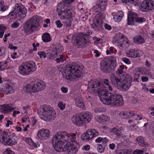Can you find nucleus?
Wrapping results in <instances>:
<instances>
[{"label": "nucleus", "mask_w": 154, "mask_h": 154, "mask_svg": "<svg viewBox=\"0 0 154 154\" xmlns=\"http://www.w3.org/2000/svg\"><path fill=\"white\" fill-rule=\"evenodd\" d=\"M63 22L65 27H69L71 25V21L69 19H64Z\"/></svg>", "instance_id": "nucleus-38"}, {"label": "nucleus", "mask_w": 154, "mask_h": 154, "mask_svg": "<svg viewBox=\"0 0 154 154\" xmlns=\"http://www.w3.org/2000/svg\"><path fill=\"white\" fill-rule=\"evenodd\" d=\"M107 0H100V2L98 3L96 6L98 11L103 12L106 9Z\"/></svg>", "instance_id": "nucleus-25"}, {"label": "nucleus", "mask_w": 154, "mask_h": 154, "mask_svg": "<svg viewBox=\"0 0 154 154\" xmlns=\"http://www.w3.org/2000/svg\"><path fill=\"white\" fill-rule=\"evenodd\" d=\"M45 84L42 82H39L37 80H34L30 84L25 86L23 90L28 93H35L39 91L44 89L45 88Z\"/></svg>", "instance_id": "nucleus-5"}, {"label": "nucleus", "mask_w": 154, "mask_h": 154, "mask_svg": "<svg viewBox=\"0 0 154 154\" xmlns=\"http://www.w3.org/2000/svg\"><path fill=\"white\" fill-rule=\"evenodd\" d=\"M65 5L64 4H61L59 3L57 5V11L58 12V14L62 11H63V8L65 9Z\"/></svg>", "instance_id": "nucleus-37"}, {"label": "nucleus", "mask_w": 154, "mask_h": 154, "mask_svg": "<svg viewBox=\"0 0 154 154\" xmlns=\"http://www.w3.org/2000/svg\"><path fill=\"white\" fill-rule=\"evenodd\" d=\"M13 114L12 116L14 117L16 116V114H19L20 112L19 111L14 110L13 111Z\"/></svg>", "instance_id": "nucleus-63"}, {"label": "nucleus", "mask_w": 154, "mask_h": 154, "mask_svg": "<svg viewBox=\"0 0 154 154\" xmlns=\"http://www.w3.org/2000/svg\"><path fill=\"white\" fill-rule=\"evenodd\" d=\"M120 116L123 119H126L125 112H122L119 113Z\"/></svg>", "instance_id": "nucleus-52"}, {"label": "nucleus", "mask_w": 154, "mask_h": 154, "mask_svg": "<svg viewBox=\"0 0 154 154\" xmlns=\"http://www.w3.org/2000/svg\"><path fill=\"white\" fill-rule=\"evenodd\" d=\"M103 18L101 15H97L93 18L92 27L97 31H101L102 29V19Z\"/></svg>", "instance_id": "nucleus-14"}, {"label": "nucleus", "mask_w": 154, "mask_h": 154, "mask_svg": "<svg viewBox=\"0 0 154 154\" xmlns=\"http://www.w3.org/2000/svg\"><path fill=\"white\" fill-rule=\"evenodd\" d=\"M130 44L129 40L125 38L123 40L120 41L119 42L118 46L120 49L123 50L128 47Z\"/></svg>", "instance_id": "nucleus-24"}, {"label": "nucleus", "mask_w": 154, "mask_h": 154, "mask_svg": "<svg viewBox=\"0 0 154 154\" xmlns=\"http://www.w3.org/2000/svg\"><path fill=\"white\" fill-rule=\"evenodd\" d=\"M6 29L3 25H0V38L2 37Z\"/></svg>", "instance_id": "nucleus-41"}, {"label": "nucleus", "mask_w": 154, "mask_h": 154, "mask_svg": "<svg viewBox=\"0 0 154 154\" xmlns=\"http://www.w3.org/2000/svg\"><path fill=\"white\" fill-rule=\"evenodd\" d=\"M90 146L89 145H84L83 146L82 149L86 151H88L90 149Z\"/></svg>", "instance_id": "nucleus-53"}, {"label": "nucleus", "mask_w": 154, "mask_h": 154, "mask_svg": "<svg viewBox=\"0 0 154 154\" xmlns=\"http://www.w3.org/2000/svg\"><path fill=\"white\" fill-rule=\"evenodd\" d=\"M27 10L24 6L20 4L15 5L14 10L11 12L8 15L10 19H16L17 17L20 19H23L26 16Z\"/></svg>", "instance_id": "nucleus-8"}, {"label": "nucleus", "mask_w": 154, "mask_h": 154, "mask_svg": "<svg viewBox=\"0 0 154 154\" xmlns=\"http://www.w3.org/2000/svg\"><path fill=\"white\" fill-rule=\"evenodd\" d=\"M123 77L117 73H112L110 75V80L112 84L116 87H118Z\"/></svg>", "instance_id": "nucleus-17"}, {"label": "nucleus", "mask_w": 154, "mask_h": 154, "mask_svg": "<svg viewBox=\"0 0 154 154\" xmlns=\"http://www.w3.org/2000/svg\"><path fill=\"white\" fill-rule=\"evenodd\" d=\"M127 57H137L140 56L139 53H137L136 51L133 49H130L126 53Z\"/></svg>", "instance_id": "nucleus-29"}, {"label": "nucleus", "mask_w": 154, "mask_h": 154, "mask_svg": "<svg viewBox=\"0 0 154 154\" xmlns=\"http://www.w3.org/2000/svg\"><path fill=\"white\" fill-rule=\"evenodd\" d=\"M81 118L84 125L88 123L91 120L92 116L91 114L88 112H86L81 115Z\"/></svg>", "instance_id": "nucleus-20"}, {"label": "nucleus", "mask_w": 154, "mask_h": 154, "mask_svg": "<svg viewBox=\"0 0 154 154\" xmlns=\"http://www.w3.org/2000/svg\"><path fill=\"white\" fill-rule=\"evenodd\" d=\"M8 48H9L10 49H13L14 51L17 48V46H13L12 45H9L8 46Z\"/></svg>", "instance_id": "nucleus-58"}, {"label": "nucleus", "mask_w": 154, "mask_h": 154, "mask_svg": "<svg viewBox=\"0 0 154 154\" xmlns=\"http://www.w3.org/2000/svg\"><path fill=\"white\" fill-rule=\"evenodd\" d=\"M37 66L35 62L32 60L22 63L19 67V72L23 75H27L35 71Z\"/></svg>", "instance_id": "nucleus-9"}, {"label": "nucleus", "mask_w": 154, "mask_h": 154, "mask_svg": "<svg viewBox=\"0 0 154 154\" xmlns=\"http://www.w3.org/2000/svg\"><path fill=\"white\" fill-rule=\"evenodd\" d=\"M19 25V23L17 21H16L14 22L11 25V26L12 27L14 28H17Z\"/></svg>", "instance_id": "nucleus-48"}, {"label": "nucleus", "mask_w": 154, "mask_h": 154, "mask_svg": "<svg viewBox=\"0 0 154 154\" xmlns=\"http://www.w3.org/2000/svg\"><path fill=\"white\" fill-rule=\"evenodd\" d=\"M104 26L106 29L108 30H110L111 29V26L107 24H105L104 25Z\"/></svg>", "instance_id": "nucleus-64"}, {"label": "nucleus", "mask_w": 154, "mask_h": 154, "mask_svg": "<svg viewBox=\"0 0 154 154\" xmlns=\"http://www.w3.org/2000/svg\"><path fill=\"white\" fill-rule=\"evenodd\" d=\"M74 0H63L65 4H69L73 2Z\"/></svg>", "instance_id": "nucleus-57"}, {"label": "nucleus", "mask_w": 154, "mask_h": 154, "mask_svg": "<svg viewBox=\"0 0 154 154\" xmlns=\"http://www.w3.org/2000/svg\"><path fill=\"white\" fill-rule=\"evenodd\" d=\"M121 1L122 2L126 4L129 3L130 4H133L134 3V0H121Z\"/></svg>", "instance_id": "nucleus-49"}, {"label": "nucleus", "mask_w": 154, "mask_h": 154, "mask_svg": "<svg viewBox=\"0 0 154 154\" xmlns=\"http://www.w3.org/2000/svg\"><path fill=\"white\" fill-rule=\"evenodd\" d=\"M115 145L114 143L110 144L109 145V148L112 150H114L115 148Z\"/></svg>", "instance_id": "nucleus-56"}, {"label": "nucleus", "mask_w": 154, "mask_h": 154, "mask_svg": "<svg viewBox=\"0 0 154 154\" xmlns=\"http://www.w3.org/2000/svg\"><path fill=\"white\" fill-rule=\"evenodd\" d=\"M83 66L75 63L67 66L62 72L64 78L67 80H73L81 77L82 75Z\"/></svg>", "instance_id": "nucleus-2"}, {"label": "nucleus", "mask_w": 154, "mask_h": 154, "mask_svg": "<svg viewBox=\"0 0 154 154\" xmlns=\"http://www.w3.org/2000/svg\"><path fill=\"white\" fill-rule=\"evenodd\" d=\"M58 15L61 19H69L72 16V11L69 9L64 10L58 14Z\"/></svg>", "instance_id": "nucleus-19"}, {"label": "nucleus", "mask_w": 154, "mask_h": 154, "mask_svg": "<svg viewBox=\"0 0 154 154\" xmlns=\"http://www.w3.org/2000/svg\"><path fill=\"white\" fill-rule=\"evenodd\" d=\"M55 23L57 28H60L62 27L63 26V24H62L60 21L59 20L56 21L55 22Z\"/></svg>", "instance_id": "nucleus-50"}, {"label": "nucleus", "mask_w": 154, "mask_h": 154, "mask_svg": "<svg viewBox=\"0 0 154 154\" xmlns=\"http://www.w3.org/2000/svg\"><path fill=\"white\" fill-rule=\"evenodd\" d=\"M38 113L41 119L46 121L54 120L56 118L55 111L48 105H44L40 107L38 109Z\"/></svg>", "instance_id": "nucleus-4"}, {"label": "nucleus", "mask_w": 154, "mask_h": 154, "mask_svg": "<svg viewBox=\"0 0 154 154\" xmlns=\"http://www.w3.org/2000/svg\"><path fill=\"white\" fill-rule=\"evenodd\" d=\"M143 151L142 150L136 149L133 152V154H142Z\"/></svg>", "instance_id": "nucleus-47"}, {"label": "nucleus", "mask_w": 154, "mask_h": 154, "mask_svg": "<svg viewBox=\"0 0 154 154\" xmlns=\"http://www.w3.org/2000/svg\"><path fill=\"white\" fill-rule=\"evenodd\" d=\"M125 115H126V118H129L134 115V113L132 111H126L125 112Z\"/></svg>", "instance_id": "nucleus-42"}, {"label": "nucleus", "mask_w": 154, "mask_h": 154, "mask_svg": "<svg viewBox=\"0 0 154 154\" xmlns=\"http://www.w3.org/2000/svg\"><path fill=\"white\" fill-rule=\"evenodd\" d=\"M111 131L116 135V138L119 139L121 137L122 132V130L120 128L115 127L112 129Z\"/></svg>", "instance_id": "nucleus-30"}, {"label": "nucleus", "mask_w": 154, "mask_h": 154, "mask_svg": "<svg viewBox=\"0 0 154 154\" xmlns=\"http://www.w3.org/2000/svg\"><path fill=\"white\" fill-rule=\"evenodd\" d=\"M61 90L63 92V93H66L68 91V89L66 88H65L64 87H62Z\"/></svg>", "instance_id": "nucleus-60"}, {"label": "nucleus", "mask_w": 154, "mask_h": 154, "mask_svg": "<svg viewBox=\"0 0 154 154\" xmlns=\"http://www.w3.org/2000/svg\"><path fill=\"white\" fill-rule=\"evenodd\" d=\"M124 67L125 66L124 65H120V66L118 70V73L117 74L123 78L124 77V75L127 74L126 73L124 72Z\"/></svg>", "instance_id": "nucleus-36"}, {"label": "nucleus", "mask_w": 154, "mask_h": 154, "mask_svg": "<svg viewBox=\"0 0 154 154\" xmlns=\"http://www.w3.org/2000/svg\"><path fill=\"white\" fill-rule=\"evenodd\" d=\"M146 21L144 18L141 17H137L135 22L139 23H142Z\"/></svg>", "instance_id": "nucleus-43"}, {"label": "nucleus", "mask_w": 154, "mask_h": 154, "mask_svg": "<svg viewBox=\"0 0 154 154\" xmlns=\"http://www.w3.org/2000/svg\"><path fill=\"white\" fill-rule=\"evenodd\" d=\"M0 141L5 145L12 146L17 143L14 137L8 135L7 132L3 131L0 132Z\"/></svg>", "instance_id": "nucleus-12"}, {"label": "nucleus", "mask_w": 154, "mask_h": 154, "mask_svg": "<svg viewBox=\"0 0 154 154\" xmlns=\"http://www.w3.org/2000/svg\"><path fill=\"white\" fill-rule=\"evenodd\" d=\"M136 141L139 145L141 146L148 147L149 144L144 142L143 138L141 136L138 137L136 139Z\"/></svg>", "instance_id": "nucleus-28"}, {"label": "nucleus", "mask_w": 154, "mask_h": 154, "mask_svg": "<svg viewBox=\"0 0 154 154\" xmlns=\"http://www.w3.org/2000/svg\"><path fill=\"white\" fill-rule=\"evenodd\" d=\"M146 41V39L141 35H136L134 38V43L137 44H143Z\"/></svg>", "instance_id": "nucleus-27"}, {"label": "nucleus", "mask_w": 154, "mask_h": 154, "mask_svg": "<svg viewBox=\"0 0 154 154\" xmlns=\"http://www.w3.org/2000/svg\"><path fill=\"white\" fill-rule=\"evenodd\" d=\"M38 54L40 56V58L44 57L45 58L46 57V53L43 51H39L38 53Z\"/></svg>", "instance_id": "nucleus-44"}, {"label": "nucleus", "mask_w": 154, "mask_h": 154, "mask_svg": "<svg viewBox=\"0 0 154 154\" xmlns=\"http://www.w3.org/2000/svg\"><path fill=\"white\" fill-rule=\"evenodd\" d=\"M88 90L91 93L98 94L103 103L108 105H121L123 104L122 96L119 94L109 93L103 90L100 83L97 81L91 80L89 83Z\"/></svg>", "instance_id": "nucleus-1"}, {"label": "nucleus", "mask_w": 154, "mask_h": 154, "mask_svg": "<svg viewBox=\"0 0 154 154\" xmlns=\"http://www.w3.org/2000/svg\"><path fill=\"white\" fill-rule=\"evenodd\" d=\"M140 8L143 12H147L154 9V1L151 0L144 1L140 4Z\"/></svg>", "instance_id": "nucleus-15"}, {"label": "nucleus", "mask_w": 154, "mask_h": 154, "mask_svg": "<svg viewBox=\"0 0 154 154\" xmlns=\"http://www.w3.org/2000/svg\"><path fill=\"white\" fill-rule=\"evenodd\" d=\"M123 16V13L122 11H118L114 16V20L116 22H118L121 20Z\"/></svg>", "instance_id": "nucleus-33"}, {"label": "nucleus", "mask_w": 154, "mask_h": 154, "mask_svg": "<svg viewBox=\"0 0 154 154\" xmlns=\"http://www.w3.org/2000/svg\"><path fill=\"white\" fill-rule=\"evenodd\" d=\"M116 66V59L113 58L109 61H106L105 60L102 61L100 63V69L103 72L108 73L114 70Z\"/></svg>", "instance_id": "nucleus-11"}, {"label": "nucleus", "mask_w": 154, "mask_h": 154, "mask_svg": "<svg viewBox=\"0 0 154 154\" xmlns=\"http://www.w3.org/2000/svg\"><path fill=\"white\" fill-rule=\"evenodd\" d=\"M49 132L48 129H42L38 131L37 136L41 140H45L49 137Z\"/></svg>", "instance_id": "nucleus-18"}, {"label": "nucleus", "mask_w": 154, "mask_h": 154, "mask_svg": "<svg viewBox=\"0 0 154 154\" xmlns=\"http://www.w3.org/2000/svg\"><path fill=\"white\" fill-rule=\"evenodd\" d=\"M43 41L45 42H50L51 40V38L50 34L48 33H44L42 36Z\"/></svg>", "instance_id": "nucleus-35"}, {"label": "nucleus", "mask_w": 154, "mask_h": 154, "mask_svg": "<svg viewBox=\"0 0 154 154\" xmlns=\"http://www.w3.org/2000/svg\"><path fill=\"white\" fill-rule=\"evenodd\" d=\"M8 8V7L7 6H5L0 8V10L2 11H4Z\"/></svg>", "instance_id": "nucleus-61"}, {"label": "nucleus", "mask_w": 154, "mask_h": 154, "mask_svg": "<svg viewBox=\"0 0 154 154\" xmlns=\"http://www.w3.org/2000/svg\"><path fill=\"white\" fill-rule=\"evenodd\" d=\"M102 138L99 137L97 138L95 140V142L97 143H100L102 142Z\"/></svg>", "instance_id": "nucleus-62"}, {"label": "nucleus", "mask_w": 154, "mask_h": 154, "mask_svg": "<svg viewBox=\"0 0 154 154\" xmlns=\"http://www.w3.org/2000/svg\"><path fill=\"white\" fill-rule=\"evenodd\" d=\"M95 119L97 122L100 123H104L110 120L109 117L107 115H102L97 116L95 117Z\"/></svg>", "instance_id": "nucleus-26"}, {"label": "nucleus", "mask_w": 154, "mask_h": 154, "mask_svg": "<svg viewBox=\"0 0 154 154\" xmlns=\"http://www.w3.org/2000/svg\"><path fill=\"white\" fill-rule=\"evenodd\" d=\"M72 122L77 126H81L84 125L81 115H74L72 118Z\"/></svg>", "instance_id": "nucleus-22"}, {"label": "nucleus", "mask_w": 154, "mask_h": 154, "mask_svg": "<svg viewBox=\"0 0 154 154\" xmlns=\"http://www.w3.org/2000/svg\"><path fill=\"white\" fill-rule=\"evenodd\" d=\"M57 52L56 51H53L51 54V57L52 58H55L56 57L57 55Z\"/></svg>", "instance_id": "nucleus-55"}, {"label": "nucleus", "mask_w": 154, "mask_h": 154, "mask_svg": "<svg viewBox=\"0 0 154 154\" xmlns=\"http://www.w3.org/2000/svg\"><path fill=\"white\" fill-rule=\"evenodd\" d=\"M122 60L123 61V62L126 64H129L131 63V61L130 60L128 59L127 58H122Z\"/></svg>", "instance_id": "nucleus-51"}, {"label": "nucleus", "mask_w": 154, "mask_h": 154, "mask_svg": "<svg viewBox=\"0 0 154 154\" xmlns=\"http://www.w3.org/2000/svg\"><path fill=\"white\" fill-rule=\"evenodd\" d=\"M106 145L104 144L103 145L101 144H99L97 147V151L100 152H103L104 150V148L106 146Z\"/></svg>", "instance_id": "nucleus-40"}, {"label": "nucleus", "mask_w": 154, "mask_h": 154, "mask_svg": "<svg viewBox=\"0 0 154 154\" xmlns=\"http://www.w3.org/2000/svg\"><path fill=\"white\" fill-rule=\"evenodd\" d=\"M58 106L61 110H63L65 108V104H63L62 102H59Z\"/></svg>", "instance_id": "nucleus-45"}, {"label": "nucleus", "mask_w": 154, "mask_h": 154, "mask_svg": "<svg viewBox=\"0 0 154 154\" xmlns=\"http://www.w3.org/2000/svg\"><path fill=\"white\" fill-rule=\"evenodd\" d=\"M7 63V62H5L3 64L1 65L0 66V70H2L8 69V67H7L5 66V65Z\"/></svg>", "instance_id": "nucleus-46"}, {"label": "nucleus", "mask_w": 154, "mask_h": 154, "mask_svg": "<svg viewBox=\"0 0 154 154\" xmlns=\"http://www.w3.org/2000/svg\"><path fill=\"white\" fill-rule=\"evenodd\" d=\"M124 37L122 34L120 33H119L116 34L114 37L113 39V41L115 42H117L118 41L120 42L123 40V39L125 38Z\"/></svg>", "instance_id": "nucleus-34"}, {"label": "nucleus", "mask_w": 154, "mask_h": 154, "mask_svg": "<svg viewBox=\"0 0 154 154\" xmlns=\"http://www.w3.org/2000/svg\"><path fill=\"white\" fill-rule=\"evenodd\" d=\"M137 17V14L132 12H129L128 16V25H134Z\"/></svg>", "instance_id": "nucleus-23"}, {"label": "nucleus", "mask_w": 154, "mask_h": 154, "mask_svg": "<svg viewBox=\"0 0 154 154\" xmlns=\"http://www.w3.org/2000/svg\"><path fill=\"white\" fill-rule=\"evenodd\" d=\"M142 81L143 82H146L148 81V78L146 76H142L141 77Z\"/></svg>", "instance_id": "nucleus-59"}, {"label": "nucleus", "mask_w": 154, "mask_h": 154, "mask_svg": "<svg viewBox=\"0 0 154 154\" xmlns=\"http://www.w3.org/2000/svg\"><path fill=\"white\" fill-rule=\"evenodd\" d=\"M2 112L5 114L8 113L12 110L14 108L8 104H4L1 106Z\"/></svg>", "instance_id": "nucleus-31"}, {"label": "nucleus", "mask_w": 154, "mask_h": 154, "mask_svg": "<svg viewBox=\"0 0 154 154\" xmlns=\"http://www.w3.org/2000/svg\"><path fill=\"white\" fill-rule=\"evenodd\" d=\"M91 34V32H88L85 34L80 33L77 36L73 35L72 38V41L79 47H86L89 44L88 36Z\"/></svg>", "instance_id": "nucleus-6"}, {"label": "nucleus", "mask_w": 154, "mask_h": 154, "mask_svg": "<svg viewBox=\"0 0 154 154\" xmlns=\"http://www.w3.org/2000/svg\"><path fill=\"white\" fill-rule=\"evenodd\" d=\"M75 103L76 106L81 108L82 109L85 108L82 99L81 97L79 96L76 98Z\"/></svg>", "instance_id": "nucleus-32"}, {"label": "nucleus", "mask_w": 154, "mask_h": 154, "mask_svg": "<svg viewBox=\"0 0 154 154\" xmlns=\"http://www.w3.org/2000/svg\"><path fill=\"white\" fill-rule=\"evenodd\" d=\"M106 111V109L103 107H97L96 108L94 111L95 113H100L101 112H105Z\"/></svg>", "instance_id": "nucleus-39"}, {"label": "nucleus", "mask_w": 154, "mask_h": 154, "mask_svg": "<svg viewBox=\"0 0 154 154\" xmlns=\"http://www.w3.org/2000/svg\"><path fill=\"white\" fill-rule=\"evenodd\" d=\"M109 141V140L106 137H104L102 138V143L103 144V145L105 144L106 145V143L108 142Z\"/></svg>", "instance_id": "nucleus-54"}, {"label": "nucleus", "mask_w": 154, "mask_h": 154, "mask_svg": "<svg viewBox=\"0 0 154 154\" xmlns=\"http://www.w3.org/2000/svg\"><path fill=\"white\" fill-rule=\"evenodd\" d=\"M124 77L120 82L119 87L123 91L128 90L131 85V78L128 74L124 75Z\"/></svg>", "instance_id": "nucleus-13"}, {"label": "nucleus", "mask_w": 154, "mask_h": 154, "mask_svg": "<svg viewBox=\"0 0 154 154\" xmlns=\"http://www.w3.org/2000/svg\"><path fill=\"white\" fill-rule=\"evenodd\" d=\"M69 134L65 131H59L57 133L53 138L52 144L55 150L58 152H60L64 151L66 154V152L65 150V147L63 148V145L64 142L69 141Z\"/></svg>", "instance_id": "nucleus-3"}, {"label": "nucleus", "mask_w": 154, "mask_h": 154, "mask_svg": "<svg viewBox=\"0 0 154 154\" xmlns=\"http://www.w3.org/2000/svg\"><path fill=\"white\" fill-rule=\"evenodd\" d=\"M98 135V132L96 130L90 129L82 135L81 139L85 141H88Z\"/></svg>", "instance_id": "nucleus-16"}, {"label": "nucleus", "mask_w": 154, "mask_h": 154, "mask_svg": "<svg viewBox=\"0 0 154 154\" xmlns=\"http://www.w3.org/2000/svg\"><path fill=\"white\" fill-rule=\"evenodd\" d=\"M15 89V84L10 83L7 84L5 86V88H3V91L7 94L8 93L12 94L14 93Z\"/></svg>", "instance_id": "nucleus-21"}, {"label": "nucleus", "mask_w": 154, "mask_h": 154, "mask_svg": "<svg viewBox=\"0 0 154 154\" xmlns=\"http://www.w3.org/2000/svg\"><path fill=\"white\" fill-rule=\"evenodd\" d=\"M37 16H34L26 21L23 25L24 32L27 35L32 33L39 26Z\"/></svg>", "instance_id": "nucleus-7"}, {"label": "nucleus", "mask_w": 154, "mask_h": 154, "mask_svg": "<svg viewBox=\"0 0 154 154\" xmlns=\"http://www.w3.org/2000/svg\"><path fill=\"white\" fill-rule=\"evenodd\" d=\"M68 134L69 136V140L70 139L72 142H68L66 144L65 149L66 154H75L78 151L77 146L79 145L75 141L76 134L74 133H72L71 135Z\"/></svg>", "instance_id": "nucleus-10"}]
</instances>
